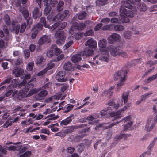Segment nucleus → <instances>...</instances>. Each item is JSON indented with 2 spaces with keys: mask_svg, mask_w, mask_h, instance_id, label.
I'll list each match as a JSON object with an SVG mask.
<instances>
[{
  "mask_svg": "<svg viewBox=\"0 0 157 157\" xmlns=\"http://www.w3.org/2000/svg\"><path fill=\"white\" fill-rule=\"evenodd\" d=\"M40 89H33L30 90L27 94L23 93V90H20L19 91L17 90L14 91L12 94L13 99L15 100H20L24 97H28L37 93Z\"/></svg>",
  "mask_w": 157,
  "mask_h": 157,
  "instance_id": "f257e3e1",
  "label": "nucleus"
},
{
  "mask_svg": "<svg viewBox=\"0 0 157 157\" xmlns=\"http://www.w3.org/2000/svg\"><path fill=\"white\" fill-rule=\"evenodd\" d=\"M94 62L92 63L98 65L102 64L104 62H108L109 59V56L107 52H103L101 55H97L93 58Z\"/></svg>",
  "mask_w": 157,
  "mask_h": 157,
  "instance_id": "f03ea898",
  "label": "nucleus"
},
{
  "mask_svg": "<svg viewBox=\"0 0 157 157\" xmlns=\"http://www.w3.org/2000/svg\"><path fill=\"white\" fill-rule=\"evenodd\" d=\"M19 10V11L22 14L26 20L27 27L30 28L31 25L33 23V19L30 17H29L28 18L29 16L28 10L23 7H20Z\"/></svg>",
  "mask_w": 157,
  "mask_h": 157,
  "instance_id": "7ed1b4c3",
  "label": "nucleus"
},
{
  "mask_svg": "<svg viewBox=\"0 0 157 157\" xmlns=\"http://www.w3.org/2000/svg\"><path fill=\"white\" fill-rule=\"evenodd\" d=\"M66 72L64 71H58L56 76V78L59 82H63L67 81V78L66 76Z\"/></svg>",
  "mask_w": 157,
  "mask_h": 157,
  "instance_id": "20e7f679",
  "label": "nucleus"
},
{
  "mask_svg": "<svg viewBox=\"0 0 157 157\" xmlns=\"http://www.w3.org/2000/svg\"><path fill=\"white\" fill-rule=\"evenodd\" d=\"M127 72L125 71H120L116 73L114 75V80L120 81H125V76H126Z\"/></svg>",
  "mask_w": 157,
  "mask_h": 157,
  "instance_id": "39448f33",
  "label": "nucleus"
},
{
  "mask_svg": "<svg viewBox=\"0 0 157 157\" xmlns=\"http://www.w3.org/2000/svg\"><path fill=\"white\" fill-rule=\"evenodd\" d=\"M107 48L111 55L115 56L118 55L120 48L118 47H116L113 45H110L108 46Z\"/></svg>",
  "mask_w": 157,
  "mask_h": 157,
  "instance_id": "423d86ee",
  "label": "nucleus"
},
{
  "mask_svg": "<svg viewBox=\"0 0 157 157\" xmlns=\"http://www.w3.org/2000/svg\"><path fill=\"white\" fill-rule=\"evenodd\" d=\"M124 6H121L120 7L119 11L120 14H124L127 17H132L133 14L132 11L125 8Z\"/></svg>",
  "mask_w": 157,
  "mask_h": 157,
  "instance_id": "0eeeda50",
  "label": "nucleus"
},
{
  "mask_svg": "<svg viewBox=\"0 0 157 157\" xmlns=\"http://www.w3.org/2000/svg\"><path fill=\"white\" fill-rule=\"evenodd\" d=\"M120 36L117 33H113L108 38V41L110 44H113L115 41L120 39Z\"/></svg>",
  "mask_w": 157,
  "mask_h": 157,
  "instance_id": "6e6552de",
  "label": "nucleus"
},
{
  "mask_svg": "<svg viewBox=\"0 0 157 157\" xmlns=\"http://www.w3.org/2000/svg\"><path fill=\"white\" fill-rule=\"evenodd\" d=\"M130 116L124 118L122 121H124V122H127V124L124 125V131L127 130L128 128H130L133 124V122L132 121V119Z\"/></svg>",
  "mask_w": 157,
  "mask_h": 157,
  "instance_id": "1a4fd4ad",
  "label": "nucleus"
},
{
  "mask_svg": "<svg viewBox=\"0 0 157 157\" xmlns=\"http://www.w3.org/2000/svg\"><path fill=\"white\" fill-rule=\"evenodd\" d=\"M27 149L26 147L22 148L18 154L19 157H27L30 156L31 154V152L29 151H25Z\"/></svg>",
  "mask_w": 157,
  "mask_h": 157,
  "instance_id": "9d476101",
  "label": "nucleus"
},
{
  "mask_svg": "<svg viewBox=\"0 0 157 157\" xmlns=\"http://www.w3.org/2000/svg\"><path fill=\"white\" fill-rule=\"evenodd\" d=\"M51 41V39L48 36L44 35L39 39L38 44L39 45H41L46 42L49 43Z\"/></svg>",
  "mask_w": 157,
  "mask_h": 157,
  "instance_id": "9b49d317",
  "label": "nucleus"
},
{
  "mask_svg": "<svg viewBox=\"0 0 157 157\" xmlns=\"http://www.w3.org/2000/svg\"><path fill=\"white\" fill-rule=\"evenodd\" d=\"M85 45L86 46H88L91 48H96L97 44L95 41L92 38H91L87 41Z\"/></svg>",
  "mask_w": 157,
  "mask_h": 157,
  "instance_id": "f8f14e48",
  "label": "nucleus"
},
{
  "mask_svg": "<svg viewBox=\"0 0 157 157\" xmlns=\"http://www.w3.org/2000/svg\"><path fill=\"white\" fill-rule=\"evenodd\" d=\"M48 94V91L45 90H43L40 92L36 96V99L37 100H42Z\"/></svg>",
  "mask_w": 157,
  "mask_h": 157,
  "instance_id": "ddd939ff",
  "label": "nucleus"
},
{
  "mask_svg": "<svg viewBox=\"0 0 157 157\" xmlns=\"http://www.w3.org/2000/svg\"><path fill=\"white\" fill-rule=\"evenodd\" d=\"M94 52V51L92 49L87 48L85 49L84 51L81 52L80 53L82 56L87 57L92 56Z\"/></svg>",
  "mask_w": 157,
  "mask_h": 157,
  "instance_id": "4468645a",
  "label": "nucleus"
},
{
  "mask_svg": "<svg viewBox=\"0 0 157 157\" xmlns=\"http://www.w3.org/2000/svg\"><path fill=\"white\" fill-rule=\"evenodd\" d=\"M74 118V115L71 114L66 119L62 120L60 123L61 126L63 125H66L69 124L72 121V119Z\"/></svg>",
  "mask_w": 157,
  "mask_h": 157,
  "instance_id": "2eb2a0df",
  "label": "nucleus"
},
{
  "mask_svg": "<svg viewBox=\"0 0 157 157\" xmlns=\"http://www.w3.org/2000/svg\"><path fill=\"white\" fill-rule=\"evenodd\" d=\"M86 15V13L85 12H82L79 14H76L72 20L73 21H75L77 18L80 20H82L85 18Z\"/></svg>",
  "mask_w": 157,
  "mask_h": 157,
  "instance_id": "dca6fc26",
  "label": "nucleus"
},
{
  "mask_svg": "<svg viewBox=\"0 0 157 157\" xmlns=\"http://www.w3.org/2000/svg\"><path fill=\"white\" fill-rule=\"evenodd\" d=\"M56 48V44H52L51 45V48L47 53V55L48 57H52L55 55Z\"/></svg>",
  "mask_w": 157,
  "mask_h": 157,
  "instance_id": "f3484780",
  "label": "nucleus"
},
{
  "mask_svg": "<svg viewBox=\"0 0 157 157\" xmlns=\"http://www.w3.org/2000/svg\"><path fill=\"white\" fill-rule=\"evenodd\" d=\"M81 54H75L73 55L71 57V60L74 63H77L81 60L82 58Z\"/></svg>",
  "mask_w": 157,
  "mask_h": 157,
  "instance_id": "a211bd4d",
  "label": "nucleus"
},
{
  "mask_svg": "<svg viewBox=\"0 0 157 157\" xmlns=\"http://www.w3.org/2000/svg\"><path fill=\"white\" fill-rule=\"evenodd\" d=\"M56 38H66L65 35L63 31H57L54 36Z\"/></svg>",
  "mask_w": 157,
  "mask_h": 157,
  "instance_id": "6ab92c4d",
  "label": "nucleus"
},
{
  "mask_svg": "<svg viewBox=\"0 0 157 157\" xmlns=\"http://www.w3.org/2000/svg\"><path fill=\"white\" fill-rule=\"evenodd\" d=\"M63 68L64 70L67 71H70L73 68V66L72 63L70 61L65 63L63 65Z\"/></svg>",
  "mask_w": 157,
  "mask_h": 157,
  "instance_id": "aec40b11",
  "label": "nucleus"
},
{
  "mask_svg": "<svg viewBox=\"0 0 157 157\" xmlns=\"http://www.w3.org/2000/svg\"><path fill=\"white\" fill-rule=\"evenodd\" d=\"M84 125L83 124L80 125L78 126H72L68 129L66 130V132L67 133H70L72 132H74V130L77 129H78L79 128H81L83 127Z\"/></svg>",
  "mask_w": 157,
  "mask_h": 157,
  "instance_id": "412c9836",
  "label": "nucleus"
},
{
  "mask_svg": "<svg viewBox=\"0 0 157 157\" xmlns=\"http://www.w3.org/2000/svg\"><path fill=\"white\" fill-rule=\"evenodd\" d=\"M107 41L105 39H103L100 40L98 42V45L99 47L102 48H104L106 47Z\"/></svg>",
  "mask_w": 157,
  "mask_h": 157,
  "instance_id": "4be33fe9",
  "label": "nucleus"
},
{
  "mask_svg": "<svg viewBox=\"0 0 157 157\" xmlns=\"http://www.w3.org/2000/svg\"><path fill=\"white\" fill-rule=\"evenodd\" d=\"M125 15L120 14L119 17V21H121L123 23H128L129 22V20L128 17Z\"/></svg>",
  "mask_w": 157,
  "mask_h": 157,
  "instance_id": "5701e85b",
  "label": "nucleus"
},
{
  "mask_svg": "<svg viewBox=\"0 0 157 157\" xmlns=\"http://www.w3.org/2000/svg\"><path fill=\"white\" fill-rule=\"evenodd\" d=\"M129 2L130 1H122L121 2V6H124L125 8L131 9L132 7V6L131 4L129 3Z\"/></svg>",
  "mask_w": 157,
  "mask_h": 157,
  "instance_id": "b1692460",
  "label": "nucleus"
},
{
  "mask_svg": "<svg viewBox=\"0 0 157 157\" xmlns=\"http://www.w3.org/2000/svg\"><path fill=\"white\" fill-rule=\"evenodd\" d=\"M63 16L62 15V14H61L60 13H59L57 14L53 18V21L55 22L58 21V22H60V21H62L64 19V18H63Z\"/></svg>",
  "mask_w": 157,
  "mask_h": 157,
  "instance_id": "393cba45",
  "label": "nucleus"
},
{
  "mask_svg": "<svg viewBox=\"0 0 157 157\" xmlns=\"http://www.w3.org/2000/svg\"><path fill=\"white\" fill-rule=\"evenodd\" d=\"M129 93L128 92H124L122 95V100L124 101V104H125L128 100Z\"/></svg>",
  "mask_w": 157,
  "mask_h": 157,
  "instance_id": "a878e982",
  "label": "nucleus"
},
{
  "mask_svg": "<svg viewBox=\"0 0 157 157\" xmlns=\"http://www.w3.org/2000/svg\"><path fill=\"white\" fill-rule=\"evenodd\" d=\"M41 15V14L39 12L38 8H35L33 11V16L34 19H37Z\"/></svg>",
  "mask_w": 157,
  "mask_h": 157,
  "instance_id": "bb28decb",
  "label": "nucleus"
},
{
  "mask_svg": "<svg viewBox=\"0 0 157 157\" xmlns=\"http://www.w3.org/2000/svg\"><path fill=\"white\" fill-rule=\"evenodd\" d=\"M64 2L63 1H60L59 2L56 6V10L59 12L61 11L63 9V6Z\"/></svg>",
  "mask_w": 157,
  "mask_h": 157,
  "instance_id": "cd10ccee",
  "label": "nucleus"
},
{
  "mask_svg": "<svg viewBox=\"0 0 157 157\" xmlns=\"http://www.w3.org/2000/svg\"><path fill=\"white\" fill-rule=\"evenodd\" d=\"M120 112H119V110L118 112L116 113L113 112H111L109 115L111 117H114V120L118 119L122 117V116L120 115Z\"/></svg>",
  "mask_w": 157,
  "mask_h": 157,
  "instance_id": "c85d7f7f",
  "label": "nucleus"
},
{
  "mask_svg": "<svg viewBox=\"0 0 157 157\" xmlns=\"http://www.w3.org/2000/svg\"><path fill=\"white\" fill-rule=\"evenodd\" d=\"M15 71H13V73L15 74V76L16 77H20L24 72L23 70L21 68L17 69Z\"/></svg>",
  "mask_w": 157,
  "mask_h": 157,
  "instance_id": "c756f323",
  "label": "nucleus"
},
{
  "mask_svg": "<svg viewBox=\"0 0 157 157\" xmlns=\"http://www.w3.org/2000/svg\"><path fill=\"white\" fill-rule=\"evenodd\" d=\"M40 23L41 26L43 27V25L46 28H48L49 27V25L46 24V20L45 17H42L40 19Z\"/></svg>",
  "mask_w": 157,
  "mask_h": 157,
  "instance_id": "7c9ffc66",
  "label": "nucleus"
},
{
  "mask_svg": "<svg viewBox=\"0 0 157 157\" xmlns=\"http://www.w3.org/2000/svg\"><path fill=\"white\" fill-rule=\"evenodd\" d=\"M57 3V0H47V2H45L44 4L46 6H49L50 5L53 6Z\"/></svg>",
  "mask_w": 157,
  "mask_h": 157,
  "instance_id": "2f4dec72",
  "label": "nucleus"
},
{
  "mask_svg": "<svg viewBox=\"0 0 157 157\" xmlns=\"http://www.w3.org/2000/svg\"><path fill=\"white\" fill-rule=\"evenodd\" d=\"M20 28V25H16L14 26V28H13V29H10V31L12 32L14 31L15 33L17 34L19 33Z\"/></svg>",
  "mask_w": 157,
  "mask_h": 157,
  "instance_id": "473e14b6",
  "label": "nucleus"
},
{
  "mask_svg": "<svg viewBox=\"0 0 157 157\" xmlns=\"http://www.w3.org/2000/svg\"><path fill=\"white\" fill-rule=\"evenodd\" d=\"M108 0H98L96 2V4L98 6H102L107 3Z\"/></svg>",
  "mask_w": 157,
  "mask_h": 157,
  "instance_id": "72a5a7b5",
  "label": "nucleus"
},
{
  "mask_svg": "<svg viewBox=\"0 0 157 157\" xmlns=\"http://www.w3.org/2000/svg\"><path fill=\"white\" fill-rule=\"evenodd\" d=\"M114 29L116 31H123L124 29V27L120 25H117L114 27Z\"/></svg>",
  "mask_w": 157,
  "mask_h": 157,
  "instance_id": "f704fd0d",
  "label": "nucleus"
},
{
  "mask_svg": "<svg viewBox=\"0 0 157 157\" xmlns=\"http://www.w3.org/2000/svg\"><path fill=\"white\" fill-rule=\"evenodd\" d=\"M132 33L129 31H125L124 32L123 36L126 39H131Z\"/></svg>",
  "mask_w": 157,
  "mask_h": 157,
  "instance_id": "c9c22d12",
  "label": "nucleus"
},
{
  "mask_svg": "<svg viewBox=\"0 0 157 157\" xmlns=\"http://www.w3.org/2000/svg\"><path fill=\"white\" fill-rule=\"evenodd\" d=\"M66 38H58L56 41V43L59 45L63 44L65 42Z\"/></svg>",
  "mask_w": 157,
  "mask_h": 157,
  "instance_id": "e433bc0d",
  "label": "nucleus"
},
{
  "mask_svg": "<svg viewBox=\"0 0 157 157\" xmlns=\"http://www.w3.org/2000/svg\"><path fill=\"white\" fill-rule=\"evenodd\" d=\"M148 124H149V125H150L148 128V131H150L153 129V127L155 125V123L152 121L151 123V120H148Z\"/></svg>",
  "mask_w": 157,
  "mask_h": 157,
  "instance_id": "4c0bfd02",
  "label": "nucleus"
},
{
  "mask_svg": "<svg viewBox=\"0 0 157 157\" xmlns=\"http://www.w3.org/2000/svg\"><path fill=\"white\" fill-rule=\"evenodd\" d=\"M40 29L41 30V27L39 29L37 27H36L35 28V30L33 31L31 35V37L32 39H33L36 38L38 33V30Z\"/></svg>",
  "mask_w": 157,
  "mask_h": 157,
  "instance_id": "58836bf2",
  "label": "nucleus"
},
{
  "mask_svg": "<svg viewBox=\"0 0 157 157\" xmlns=\"http://www.w3.org/2000/svg\"><path fill=\"white\" fill-rule=\"evenodd\" d=\"M125 81H120L117 84V86L116 87L117 91H118L119 89L124 85Z\"/></svg>",
  "mask_w": 157,
  "mask_h": 157,
  "instance_id": "ea45409f",
  "label": "nucleus"
},
{
  "mask_svg": "<svg viewBox=\"0 0 157 157\" xmlns=\"http://www.w3.org/2000/svg\"><path fill=\"white\" fill-rule=\"evenodd\" d=\"M44 59L42 56H38L37 59V61L36 63V64H40L44 61Z\"/></svg>",
  "mask_w": 157,
  "mask_h": 157,
  "instance_id": "a19ab883",
  "label": "nucleus"
},
{
  "mask_svg": "<svg viewBox=\"0 0 157 157\" xmlns=\"http://www.w3.org/2000/svg\"><path fill=\"white\" fill-rule=\"evenodd\" d=\"M118 56L125 57L128 56V54L125 51L121 50L120 48Z\"/></svg>",
  "mask_w": 157,
  "mask_h": 157,
  "instance_id": "79ce46f5",
  "label": "nucleus"
},
{
  "mask_svg": "<svg viewBox=\"0 0 157 157\" xmlns=\"http://www.w3.org/2000/svg\"><path fill=\"white\" fill-rule=\"evenodd\" d=\"M4 21L6 24L8 25L10 24V21L9 16L7 14H5L4 16Z\"/></svg>",
  "mask_w": 157,
  "mask_h": 157,
  "instance_id": "37998d69",
  "label": "nucleus"
},
{
  "mask_svg": "<svg viewBox=\"0 0 157 157\" xmlns=\"http://www.w3.org/2000/svg\"><path fill=\"white\" fill-rule=\"evenodd\" d=\"M59 117V116L58 115L56 116H55V114H51L50 115H48L47 117L46 118H49L48 119V121H50L51 120H55Z\"/></svg>",
  "mask_w": 157,
  "mask_h": 157,
  "instance_id": "c03bdc74",
  "label": "nucleus"
},
{
  "mask_svg": "<svg viewBox=\"0 0 157 157\" xmlns=\"http://www.w3.org/2000/svg\"><path fill=\"white\" fill-rule=\"evenodd\" d=\"M23 63L22 59L18 58L16 59L14 61V64L16 66L19 65Z\"/></svg>",
  "mask_w": 157,
  "mask_h": 157,
  "instance_id": "a18cd8bd",
  "label": "nucleus"
},
{
  "mask_svg": "<svg viewBox=\"0 0 157 157\" xmlns=\"http://www.w3.org/2000/svg\"><path fill=\"white\" fill-rule=\"evenodd\" d=\"M112 26L111 24L105 25L102 27V29L103 31L111 30L112 29L111 27Z\"/></svg>",
  "mask_w": 157,
  "mask_h": 157,
  "instance_id": "49530a36",
  "label": "nucleus"
},
{
  "mask_svg": "<svg viewBox=\"0 0 157 157\" xmlns=\"http://www.w3.org/2000/svg\"><path fill=\"white\" fill-rule=\"evenodd\" d=\"M26 27L29 28L27 27V23H26L25 22H24L22 23L21 27L20 32L22 33L24 32Z\"/></svg>",
  "mask_w": 157,
  "mask_h": 157,
  "instance_id": "de8ad7c7",
  "label": "nucleus"
},
{
  "mask_svg": "<svg viewBox=\"0 0 157 157\" xmlns=\"http://www.w3.org/2000/svg\"><path fill=\"white\" fill-rule=\"evenodd\" d=\"M44 10V14L45 15H48L50 12L51 10V8L49 6H47Z\"/></svg>",
  "mask_w": 157,
  "mask_h": 157,
  "instance_id": "09e8293b",
  "label": "nucleus"
},
{
  "mask_svg": "<svg viewBox=\"0 0 157 157\" xmlns=\"http://www.w3.org/2000/svg\"><path fill=\"white\" fill-rule=\"evenodd\" d=\"M137 8L139 9L140 10L142 11H144L146 10L147 7L144 6V5L139 4L138 5Z\"/></svg>",
  "mask_w": 157,
  "mask_h": 157,
  "instance_id": "8fccbe9b",
  "label": "nucleus"
},
{
  "mask_svg": "<svg viewBox=\"0 0 157 157\" xmlns=\"http://www.w3.org/2000/svg\"><path fill=\"white\" fill-rule=\"evenodd\" d=\"M11 120V118H9L5 123L4 124V126L6 127V128H7L9 126L11 125L13 121H11L10 122V120Z\"/></svg>",
  "mask_w": 157,
  "mask_h": 157,
  "instance_id": "3c124183",
  "label": "nucleus"
},
{
  "mask_svg": "<svg viewBox=\"0 0 157 157\" xmlns=\"http://www.w3.org/2000/svg\"><path fill=\"white\" fill-rule=\"evenodd\" d=\"M56 96H53L46 98L44 101V102L50 103L51 101L53 99H56Z\"/></svg>",
  "mask_w": 157,
  "mask_h": 157,
  "instance_id": "603ef678",
  "label": "nucleus"
},
{
  "mask_svg": "<svg viewBox=\"0 0 157 157\" xmlns=\"http://www.w3.org/2000/svg\"><path fill=\"white\" fill-rule=\"evenodd\" d=\"M34 65V63L33 62L29 63L27 67V70L29 71H31L33 69Z\"/></svg>",
  "mask_w": 157,
  "mask_h": 157,
  "instance_id": "864d4df0",
  "label": "nucleus"
},
{
  "mask_svg": "<svg viewBox=\"0 0 157 157\" xmlns=\"http://www.w3.org/2000/svg\"><path fill=\"white\" fill-rule=\"evenodd\" d=\"M84 144L83 143H81L79 144L77 146L78 151L79 152H82L84 149L83 147Z\"/></svg>",
  "mask_w": 157,
  "mask_h": 157,
  "instance_id": "5fc2aeb1",
  "label": "nucleus"
},
{
  "mask_svg": "<svg viewBox=\"0 0 157 157\" xmlns=\"http://www.w3.org/2000/svg\"><path fill=\"white\" fill-rule=\"evenodd\" d=\"M131 134H120L119 136L117 138V139H121L123 138L124 139L126 138H127L130 137L131 136Z\"/></svg>",
  "mask_w": 157,
  "mask_h": 157,
  "instance_id": "6e6d98bb",
  "label": "nucleus"
},
{
  "mask_svg": "<svg viewBox=\"0 0 157 157\" xmlns=\"http://www.w3.org/2000/svg\"><path fill=\"white\" fill-rule=\"evenodd\" d=\"M67 25V23L66 22H63L62 23L59 22V29L61 30L64 29Z\"/></svg>",
  "mask_w": 157,
  "mask_h": 157,
  "instance_id": "4d7b16f0",
  "label": "nucleus"
},
{
  "mask_svg": "<svg viewBox=\"0 0 157 157\" xmlns=\"http://www.w3.org/2000/svg\"><path fill=\"white\" fill-rule=\"evenodd\" d=\"M131 105V104L130 103L127 104L123 108L120 109L119 110L120 113H121L122 111L127 110L128 108L130 107Z\"/></svg>",
  "mask_w": 157,
  "mask_h": 157,
  "instance_id": "13d9d810",
  "label": "nucleus"
},
{
  "mask_svg": "<svg viewBox=\"0 0 157 157\" xmlns=\"http://www.w3.org/2000/svg\"><path fill=\"white\" fill-rule=\"evenodd\" d=\"M94 35V32L92 30H90L86 31L84 33V36H92Z\"/></svg>",
  "mask_w": 157,
  "mask_h": 157,
  "instance_id": "bf43d9fd",
  "label": "nucleus"
},
{
  "mask_svg": "<svg viewBox=\"0 0 157 157\" xmlns=\"http://www.w3.org/2000/svg\"><path fill=\"white\" fill-rule=\"evenodd\" d=\"M24 55L25 58H28L29 57L30 52L28 49L25 50L24 51Z\"/></svg>",
  "mask_w": 157,
  "mask_h": 157,
  "instance_id": "052dcab7",
  "label": "nucleus"
},
{
  "mask_svg": "<svg viewBox=\"0 0 157 157\" xmlns=\"http://www.w3.org/2000/svg\"><path fill=\"white\" fill-rule=\"evenodd\" d=\"M54 66L55 64L52 63V62H51L47 64V66L45 69H46L47 71L48 70L51 69L52 68L54 67Z\"/></svg>",
  "mask_w": 157,
  "mask_h": 157,
  "instance_id": "680f3d73",
  "label": "nucleus"
},
{
  "mask_svg": "<svg viewBox=\"0 0 157 157\" xmlns=\"http://www.w3.org/2000/svg\"><path fill=\"white\" fill-rule=\"evenodd\" d=\"M103 25V24L101 23H99L97 24L95 27L94 30L95 31H97L99 30Z\"/></svg>",
  "mask_w": 157,
  "mask_h": 157,
  "instance_id": "e2e57ef3",
  "label": "nucleus"
},
{
  "mask_svg": "<svg viewBox=\"0 0 157 157\" xmlns=\"http://www.w3.org/2000/svg\"><path fill=\"white\" fill-rule=\"evenodd\" d=\"M59 22H58L54 24L51 26V30L52 31H53L56 28H58V29H59Z\"/></svg>",
  "mask_w": 157,
  "mask_h": 157,
  "instance_id": "0e129e2a",
  "label": "nucleus"
},
{
  "mask_svg": "<svg viewBox=\"0 0 157 157\" xmlns=\"http://www.w3.org/2000/svg\"><path fill=\"white\" fill-rule=\"evenodd\" d=\"M12 79V78L11 77H9L7 78L6 80L2 82L1 83V85H2L5 83H9L10 82Z\"/></svg>",
  "mask_w": 157,
  "mask_h": 157,
  "instance_id": "69168bd1",
  "label": "nucleus"
},
{
  "mask_svg": "<svg viewBox=\"0 0 157 157\" xmlns=\"http://www.w3.org/2000/svg\"><path fill=\"white\" fill-rule=\"evenodd\" d=\"M75 149L74 147H70L67 148L66 151L68 153L71 154L74 152Z\"/></svg>",
  "mask_w": 157,
  "mask_h": 157,
  "instance_id": "338daca9",
  "label": "nucleus"
},
{
  "mask_svg": "<svg viewBox=\"0 0 157 157\" xmlns=\"http://www.w3.org/2000/svg\"><path fill=\"white\" fill-rule=\"evenodd\" d=\"M73 43L72 41H69L64 45L63 48L64 50L66 49L72 44Z\"/></svg>",
  "mask_w": 157,
  "mask_h": 157,
  "instance_id": "774afa93",
  "label": "nucleus"
}]
</instances>
